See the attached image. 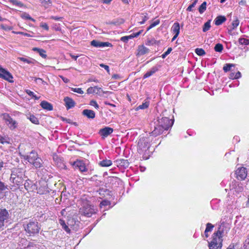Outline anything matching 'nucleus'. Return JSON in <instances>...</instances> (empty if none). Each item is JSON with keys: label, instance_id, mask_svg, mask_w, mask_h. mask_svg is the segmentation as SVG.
Wrapping results in <instances>:
<instances>
[{"label": "nucleus", "instance_id": "412c9836", "mask_svg": "<svg viewBox=\"0 0 249 249\" xmlns=\"http://www.w3.org/2000/svg\"><path fill=\"white\" fill-rule=\"evenodd\" d=\"M41 107L44 109L51 111L53 109V107L51 104L46 101H43L40 103Z\"/></svg>", "mask_w": 249, "mask_h": 249}, {"label": "nucleus", "instance_id": "423d86ee", "mask_svg": "<svg viewBox=\"0 0 249 249\" xmlns=\"http://www.w3.org/2000/svg\"><path fill=\"white\" fill-rule=\"evenodd\" d=\"M79 213L84 216L89 217L95 213V211L93 206L90 205L88 202H86L80 209Z\"/></svg>", "mask_w": 249, "mask_h": 249}, {"label": "nucleus", "instance_id": "20e7f679", "mask_svg": "<svg viewBox=\"0 0 249 249\" xmlns=\"http://www.w3.org/2000/svg\"><path fill=\"white\" fill-rule=\"evenodd\" d=\"M151 140L146 137L141 136L138 143V151L140 154L146 151L149 148Z\"/></svg>", "mask_w": 249, "mask_h": 249}, {"label": "nucleus", "instance_id": "7c9ffc66", "mask_svg": "<svg viewBox=\"0 0 249 249\" xmlns=\"http://www.w3.org/2000/svg\"><path fill=\"white\" fill-rule=\"evenodd\" d=\"M234 186H235L234 189L236 192H238V193L242 192L244 190L243 186L242 184H241L237 183L234 184Z\"/></svg>", "mask_w": 249, "mask_h": 249}, {"label": "nucleus", "instance_id": "f704fd0d", "mask_svg": "<svg viewBox=\"0 0 249 249\" xmlns=\"http://www.w3.org/2000/svg\"><path fill=\"white\" fill-rule=\"evenodd\" d=\"M211 27V20H209L206 23H204L203 27V31L206 32L208 31Z\"/></svg>", "mask_w": 249, "mask_h": 249}, {"label": "nucleus", "instance_id": "052dcab7", "mask_svg": "<svg viewBox=\"0 0 249 249\" xmlns=\"http://www.w3.org/2000/svg\"><path fill=\"white\" fill-rule=\"evenodd\" d=\"M120 40L123 41L124 42L126 43L127 42L129 39H128V37H127L126 36H124L122 37Z\"/></svg>", "mask_w": 249, "mask_h": 249}, {"label": "nucleus", "instance_id": "c03bdc74", "mask_svg": "<svg viewBox=\"0 0 249 249\" xmlns=\"http://www.w3.org/2000/svg\"><path fill=\"white\" fill-rule=\"evenodd\" d=\"M6 189H7V185H5L4 182L0 180V193Z\"/></svg>", "mask_w": 249, "mask_h": 249}, {"label": "nucleus", "instance_id": "473e14b6", "mask_svg": "<svg viewBox=\"0 0 249 249\" xmlns=\"http://www.w3.org/2000/svg\"><path fill=\"white\" fill-rule=\"evenodd\" d=\"M235 65L233 64H226L223 67V71L225 72H228L231 70L232 67H234Z\"/></svg>", "mask_w": 249, "mask_h": 249}, {"label": "nucleus", "instance_id": "de8ad7c7", "mask_svg": "<svg viewBox=\"0 0 249 249\" xmlns=\"http://www.w3.org/2000/svg\"><path fill=\"white\" fill-rule=\"evenodd\" d=\"M32 79H34V80L36 83H41L44 85L47 84V83L40 78L32 77Z\"/></svg>", "mask_w": 249, "mask_h": 249}, {"label": "nucleus", "instance_id": "72a5a7b5", "mask_svg": "<svg viewBox=\"0 0 249 249\" xmlns=\"http://www.w3.org/2000/svg\"><path fill=\"white\" fill-rule=\"evenodd\" d=\"M9 1L12 3L13 5L19 6V7H25V5L21 2L17 0H9Z\"/></svg>", "mask_w": 249, "mask_h": 249}, {"label": "nucleus", "instance_id": "bb28decb", "mask_svg": "<svg viewBox=\"0 0 249 249\" xmlns=\"http://www.w3.org/2000/svg\"><path fill=\"white\" fill-rule=\"evenodd\" d=\"M33 50L37 52L42 58H45L47 57L46 51L43 49H39L38 48H33Z\"/></svg>", "mask_w": 249, "mask_h": 249}, {"label": "nucleus", "instance_id": "4c0bfd02", "mask_svg": "<svg viewBox=\"0 0 249 249\" xmlns=\"http://www.w3.org/2000/svg\"><path fill=\"white\" fill-rule=\"evenodd\" d=\"M214 49L215 51L220 53L223 49V46L222 44L220 43H217L215 45Z\"/></svg>", "mask_w": 249, "mask_h": 249}, {"label": "nucleus", "instance_id": "e433bc0d", "mask_svg": "<svg viewBox=\"0 0 249 249\" xmlns=\"http://www.w3.org/2000/svg\"><path fill=\"white\" fill-rule=\"evenodd\" d=\"M39 1L46 8L49 7L52 3L51 0H39Z\"/></svg>", "mask_w": 249, "mask_h": 249}, {"label": "nucleus", "instance_id": "6ab92c4d", "mask_svg": "<svg viewBox=\"0 0 249 249\" xmlns=\"http://www.w3.org/2000/svg\"><path fill=\"white\" fill-rule=\"evenodd\" d=\"M137 56H141L149 53V50L143 45L139 46L137 50Z\"/></svg>", "mask_w": 249, "mask_h": 249}, {"label": "nucleus", "instance_id": "6e6d98bb", "mask_svg": "<svg viewBox=\"0 0 249 249\" xmlns=\"http://www.w3.org/2000/svg\"><path fill=\"white\" fill-rule=\"evenodd\" d=\"M61 225L62 226L64 230L67 231V232H70V229L69 228V227L65 224L64 222H63V224L61 223Z\"/></svg>", "mask_w": 249, "mask_h": 249}, {"label": "nucleus", "instance_id": "bf43d9fd", "mask_svg": "<svg viewBox=\"0 0 249 249\" xmlns=\"http://www.w3.org/2000/svg\"><path fill=\"white\" fill-rule=\"evenodd\" d=\"M53 160L57 163H59L61 161V159L59 158L56 155H54L53 156Z\"/></svg>", "mask_w": 249, "mask_h": 249}, {"label": "nucleus", "instance_id": "4468645a", "mask_svg": "<svg viewBox=\"0 0 249 249\" xmlns=\"http://www.w3.org/2000/svg\"><path fill=\"white\" fill-rule=\"evenodd\" d=\"M87 91L88 94L95 93L99 95L100 94L101 92H102L103 93H110V92L109 91H103L100 88H99L97 86H95L94 87H90L88 89Z\"/></svg>", "mask_w": 249, "mask_h": 249}, {"label": "nucleus", "instance_id": "a211bd4d", "mask_svg": "<svg viewBox=\"0 0 249 249\" xmlns=\"http://www.w3.org/2000/svg\"><path fill=\"white\" fill-rule=\"evenodd\" d=\"M116 164L117 166L122 167L126 168L128 167L129 162L127 160L119 159L115 161Z\"/></svg>", "mask_w": 249, "mask_h": 249}, {"label": "nucleus", "instance_id": "1a4fd4ad", "mask_svg": "<svg viewBox=\"0 0 249 249\" xmlns=\"http://www.w3.org/2000/svg\"><path fill=\"white\" fill-rule=\"evenodd\" d=\"M157 122H158V124L163 125L165 129H168L173 125L174 120L169 119L167 117H162L160 119H158Z\"/></svg>", "mask_w": 249, "mask_h": 249}, {"label": "nucleus", "instance_id": "5fc2aeb1", "mask_svg": "<svg viewBox=\"0 0 249 249\" xmlns=\"http://www.w3.org/2000/svg\"><path fill=\"white\" fill-rule=\"evenodd\" d=\"M109 204H110V202L109 201L106 200L102 201L100 204L101 207H102V206H107Z\"/></svg>", "mask_w": 249, "mask_h": 249}, {"label": "nucleus", "instance_id": "c9c22d12", "mask_svg": "<svg viewBox=\"0 0 249 249\" xmlns=\"http://www.w3.org/2000/svg\"><path fill=\"white\" fill-rule=\"evenodd\" d=\"M207 3L206 1H204L198 8L199 12L200 14H202L206 9Z\"/></svg>", "mask_w": 249, "mask_h": 249}, {"label": "nucleus", "instance_id": "39448f33", "mask_svg": "<svg viewBox=\"0 0 249 249\" xmlns=\"http://www.w3.org/2000/svg\"><path fill=\"white\" fill-rule=\"evenodd\" d=\"M11 215L9 211L5 208L0 209V229L3 230L5 224L10 222Z\"/></svg>", "mask_w": 249, "mask_h": 249}, {"label": "nucleus", "instance_id": "338daca9", "mask_svg": "<svg viewBox=\"0 0 249 249\" xmlns=\"http://www.w3.org/2000/svg\"><path fill=\"white\" fill-rule=\"evenodd\" d=\"M60 77L61 78V79H62V80L65 82V83H68L69 80L68 79L62 76H61Z\"/></svg>", "mask_w": 249, "mask_h": 249}, {"label": "nucleus", "instance_id": "393cba45", "mask_svg": "<svg viewBox=\"0 0 249 249\" xmlns=\"http://www.w3.org/2000/svg\"><path fill=\"white\" fill-rule=\"evenodd\" d=\"M18 59L25 63H27L29 64H34L36 61L32 58H24V57H18Z\"/></svg>", "mask_w": 249, "mask_h": 249}, {"label": "nucleus", "instance_id": "680f3d73", "mask_svg": "<svg viewBox=\"0 0 249 249\" xmlns=\"http://www.w3.org/2000/svg\"><path fill=\"white\" fill-rule=\"evenodd\" d=\"M241 76V72L239 71H238L237 72H236L235 74V76L234 77L235 79H238L239 78H240Z\"/></svg>", "mask_w": 249, "mask_h": 249}, {"label": "nucleus", "instance_id": "8fccbe9b", "mask_svg": "<svg viewBox=\"0 0 249 249\" xmlns=\"http://www.w3.org/2000/svg\"><path fill=\"white\" fill-rule=\"evenodd\" d=\"M71 90L73 92H77L79 94H83L84 91L82 90L81 88H73L71 89Z\"/></svg>", "mask_w": 249, "mask_h": 249}, {"label": "nucleus", "instance_id": "13d9d810", "mask_svg": "<svg viewBox=\"0 0 249 249\" xmlns=\"http://www.w3.org/2000/svg\"><path fill=\"white\" fill-rule=\"evenodd\" d=\"M100 66L102 68H104L108 72L109 71V68L107 65H105L104 64H100Z\"/></svg>", "mask_w": 249, "mask_h": 249}, {"label": "nucleus", "instance_id": "0e129e2a", "mask_svg": "<svg viewBox=\"0 0 249 249\" xmlns=\"http://www.w3.org/2000/svg\"><path fill=\"white\" fill-rule=\"evenodd\" d=\"M156 40H154V39H152L151 40H149L147 42V43H146L147 45H153L154 44V43H156Z\"/></svg>", "mask_w": 249, "mask_h": 249}, {"label": "nucleus", "instance_id": "09e8293b", "mask_svg": "<svg viewBox=\"0 0 249 249\" xmlns=\"http://www.w3.org/2000/svg\"><path fill=\"white\" fill-rule=\"evenodd\" d=\"M172 50V48H171V47L168 48L167 50L162 54V55H161L162 58H165L166 57V56L168 55L171 53Z\"/></svg>", "mask_w": 249, "mask_h": 249}, {"label": "nucleus", "instance_id": "b1692460", "mask_svg": "<svg viewBox=\"0 0 249 249\" xmlns=\"http://www.w3.org/2000/svg\"><path fill=\"white\" fill-rule=\"evenodd\" d=\"M172 30L175 34L179 35L180 31V26L178 22H175L172 27Z\"/></svg>", "mask_w": 249, "mask_h": 249}, {"label": "nucleus", "instance_id": "79ce46f5", "mask_svg": "<svg viewBox=\"0 0 249 249\" xmlns=\"http://www.w3.org/2000/svg\"><path fill=\"white\" fill-rule=\"evenodd\" d=\"M26 92L27 94H28L29 96H32L35 100H38L39 99V97H37L33 91L28 89L26 90Z\"/></svg>", "mask_w": 249, "mask_h": 249}, {"label": "nucleus", "instance_id": "a878e982", "mask_svg": "<svg viewBox=\"0 0 249 249\" xmlns=\"http://www.w3.org/2000/svg\"><path fill=\"white\" fill-rule=\"evenodd\" d=\"M157 71L158 68L156 67L152 68L149 71H147L146 73L143 75V78H146L150 77L152 74L155 73Z\"/></svg>", "mask_w": 249, "mask_h": 249}, {"label": "nucleus", "instance_id": "9d476101", "mask_svg": "<svg viewBox=\"0 0 249 249\" xmlns=\"http://www.w3.org/2000/svg\"><path fill=\"white\" fill-rule=\"evenodd\" d=\"M0 78H1L9 82H13L12 79L13 78L12 74L5 69L2 68L0 66Z\"/></svg>", "mask_w": 249, "mask_h": 249}, {"label": "nucleus", "instance_id": "2f4dec72", "mask_svg": "<svg viewBox=\"0 0 249 249\" xmlns=\"http://www.w3.org/2000/svg\"><path fill=\"white\" fill-rule=\"evenodd\" d=\"M20 17L21 18H22L23 19L31 20V21H32L33 22H35V21H36L35 19L31 18L28 14H27L25 12L23 13L20 15Z\"/></svg>", "mask_w": 249, "mask_h": 249}, {"label": "nucleus", "instance_id": "e2e57ef3", "mask_svg": "<svg viewBox=\"0 0 249 249\" xmlns=\"http://www.w3.org/2000/svg\"><path fill=\"white\" fill-rule=\"evenodd\" d=\"M249 245V235H248L247 239L245 240L244 246L246 247V248L248 247V246Z\"/></svg>", "mask_w": 249, "mask_h": 249}, {"label": "nucleus", "instance_id": "a19ab883", "mask_svg": "<svg viewBox=\"0 0 249 249\" xmlns=\"http://www.w3.org/2000/svg\"><path fill=\"white\" fill-rule=\"evenodd\" d=\"M239 42L241 44L249 45V40L244 38H239Z\"/></svg>", "mask_w": 249, "mask_h": 249}, {"label": "nucleus", "instance_id": "69168bd1", "mask_svg": "<svg viewBox=\"0 0 249 249\" xmlns=\"http://www.w3.org/2000/svg\"><path fill=\"white\" fill-rule=\"evenodd\" d=\"M51 18L53 19H54L55 20H60L62 18L58 17H56V16H52L51 17Z\"/></svg>", "mask_w": 249, "mask_h": 249}, {"label": "nucleus", "instance_id": "f257e3e1", "mask_svg": "<svg viewBox=\"0 0 249 249\" xmlns=\"http://www.w3.org/2000/svg\"><path fill=\"white\" fill-rule=\"evenodd\" d=\"M25 171L23 168H14L12 171L10 180L17 186H20L25 178Z\"/></svg>", "mask_w": 249, "mask_h": 249}, {"label": "nucleus", "instance_id": "9b49d317", "mask_svg": "<svg viewBox=\"0 0 249 249\" xmlns=\"http://www.w3.org/2000/svg\"><path fill=\"white\" fill-rule=\"evenodd\" d=\"M90 44L96 48H103L112 47V45L108 42H101L96 40H93L90 42Z\"/></svg>", "mask_w": 249, "mask_h": 249}, {"label": "nucleus", "instance_id": "cd10ccee", "mask_svg": "<svg viewBox=\"0 0 249 249\" xmlns=\"http://www.w3.org/2000/svg\"><path fill=\"white\" fill-rule=\"evenodd\" d=\"M27 118L33 124H39V121L38 119L34 115L29 114V116L27 115Z\"/></svg>", "mask_w": 249, "mask_h": 249}, {"label": "nucleus", "instance_id": "2eb2a0df", "mask_svg": "<svg viewBox=\"0 0 249 249\" xmlns=\"http://www.w3.org/2000/svg\"><path fill=\"white\" fill-rule=\"evenodd\" d=\"M237 175V178L238 179L244 180L247 176V172L246 169L244 167H242L238 169L236 173Z\"/></svg>", "mask_w": 249, "mask_h": 249}, {"label": "nucleus", "instance_id": "ddd939ff", "mask_svg": "<svg viewBox=\"0 0 249 249\" xmlns=\"http://www.w3.org/2000/svg\"><path fill=\"white\" fill-rule=\"evenodd\" d=\"M113 131V128L109 127H105L99 130V134L103 138H105L111 134Z\"/></svg>", "mask_w": 249, "mask_h": 249}, {"label": "nucleus", "instance_id": "4d7b16f0", "mask_svg": "<svg viewBox=\"0 0 249 249\" xmlns=\"http://www.w3.org/2000/svg\"><path fill=\"white\" fill-rule=\"evenodd\" d=\"M40 27L43 28L46 30H49V26H48L47 24L46 23H41L40 25Z\"/></svg>", "mask_w": 249, "mask_h": 249}, {"label": "nucleus", "instance_id": "3c124183", "mask_svg": "<svg viewBox=\"0 0 249 249\" xmlns=\"http://www.w3.org/2000/svg\"><path fill=\"white\" fill-rule=\"evenodd\" d=\"M160 22L159 20H156L154 22H153L148 28L147 30L148 31L154 27L157 26L159 24Z\"/></svg>", "mask_w": 249, "mask_h": 249}, {"label": "nucleus", "instance_id": "58836bf2", "mask_svg": "<svg viewBox=\"0 0 249 249\" xmlns=\"http://www.w3.org/2000/svg\"><path fill=\"white\" fill-rule=\"evenodd\" d=\"M195 53L199 56L204 55L205 54V51L201 48H196L195 50Z\"/></svg>", "mask_w": 249, "mask_h": 249}, {"label": "nucleus", "instance_id": "dca6fc26", "mask_svg": "<svg viewBox=\"0 0 249 249\" xmlns=\"http://www.w3.org/2000/svg\"><path fill=\"white\" fill-rule=\"evenodd\" d=\"M73 166L78 169L81 172H84L87 171L85 164L82 161L77 160L73 163Z\"/></svg>", "mask_w": 249, "mask_h": 249}, {"label": "nucleus", "instance_id": "7ed1b4c3", "mask_svg": "<svg viewBox=\"0 0 249 249\" xmlns=\"http://www.w3.org/2000/svg\"><path fill=\"white\" fill-rule=\"evenodd\" d=\"M24 228L26 232L30 236L38 233L40 229L38 223L36 221H30L26 225H24Z\"/></svg>", "mask_w": 249, "mask_h": 249}, {"label": "nucleus", "instance_id": "f8f14e48", "mask_svg": "<svg viewBox=\"0 0 249 249\" xmlns=\"http://www.w3.org/2000/svg\"><path fill=\"white\" fill-rule=\"evenodd\" d=\"M167 130L165 129L163 125H161L160 124H158V122L155 126L154 130L151 132V134L153 136L156 137L161 134H162L164 130Z\"/></svg>", "mask_w": 249, "mask_h": 249}, {"label": "nucleus", "instance_id": "5701e85b", "mask_svg": "<svg viewBox=\"0 0 249 249\" xmlns=\"http://www.w3.org/2000/svg\"><path fill=\"white\" fill-rule=\"evenodd\" d=\"M225 228L226 227L225 226V225L221 224L218 228V230H217V231L214 232V233H215V235L219 236L222 238L224 233Z\"/></svg>", "mask_w": 249, "mask_h": 249}, {"label": "nucleus", "instance_id": "c756f323", "mask_svg": "<svg viewBox=\"0 0 249 249\" xmlns=\"http://www.w3.org/2000/svg\"><path fill=\"white\" fill-rule=\"evenodd\" d=\"M149 105V102L145 101L144 103H143L142 105H139L136 109V110H138L139 109H144L147 108Z\"/></svg>", "mask_w": 249, "mask_h": 249}, {"label": "nucleus", "instance_id": "f3484780", "mask_svg": "<svg viewBox=\"0 0 249 249\" xmlns=\"http://www.w3.org/2000/svg\"><path fill=\"white\" fill-rule=\"evenodd\" d=\"M64 101L65 102V106L67 109H70L75 106V102L70 97H66L64 98Z\"/></svg>", "mask_w": 249, "mask_h": 249}, {"label": "nucleus", "instance_id": "49530a36", "mask_svg": "<svg viewBox=\"0 0 249 249\" xmlns=\"http://www.w3.org/2000/svg\"><path fill=\"white\" fill-rule=\"evenodd\" d=\"M197 1L198 0H194V2L188 7L187 10L188 11H192V8L195 6Z\"/></svg>", "mask_w": 249, "mask_h": 249}, {"label": "nucleus", "instance_id": "4be33fe9", "mask_svg": "<svg viewBox=\"0 0 249 249\" xmlns=\"http://www.w3.org/2000/svg\"><path fill=\"white\" fill-rule=\"evenodd\" d=\"M226 20V18L225 16H218L214 19V23L216 25H220Z\"/></svg>", "mask_w": 249, "mask_h": 249}, {"label": "nucleus", "instance_id": "774afa93", "mask_svg": "<svg viewBox=\"0 0 249 249\" xmlns=\"http://www.w3.org/2000/svg\"><path fill=\"white\" fill-rule=\"evenodd\" d=\"M24 187L26 190H28V187H29V183L27 180H26V182L24 183Z\"/></svg>", "mask_w": 249, "mask_h": 249}, {"label": "nucleus", "instance_id": "864d4df0", "mask_svg": "<svg viewBox=\"0 0 249 249\" xmlns=\"http://www.w3.org/2000/svg\"><path fill=\"white\" fill-rule=\"evenodd\" d=\"M89 105L94 106L96 109H98L99 107V105L97 104V102L94 100L90 101Z\"/></svg>", "mask_w": 249, "mask_h": 249}, {"label": "nucleus", "instance_id": "c85d7f7f", "mask_svg": "<svg viewBox=\"0 0 249 249\" xmlns=\"http://www.w3.org/2000/svg\"><path fill=\"white\" fill-rule=\"evenodd\" d=\"M112 164V161L109 160H104L100 161L99 165L102 167H108Z\"/></svg>", "mask_w": 249, "mask_h": 249}, {"label": "nucleus", "instance_id": "603ef678", "mask_svg": "<svg viewBox=\"0 0 249 249\" xmlns=\"http://www.w3.org/2000/svg\"><path fill=\"white\" fill-rule=\"evenodd\" d=\"M239 23V21L237 19L234 20L232 23V29H234L235 28H236L238 26Z\"/></svg>", "mask_w": 249, "mask_h": 249}, {"label": "nucleus", "instance_id": "aec40b11", "mask_svg": "<svg viewBox=\"0 0 249 249\" xmlns=\"http://www.w3.org/2000/svg\"><path fill=\"white\" fill-rule=\"evenodd\" d=\"M82 114L86 116L89 119H92L95 117V113L93 110L87 109H84L82 111Z\"/></svg>", "mask_w": 249, "mask_h": 249}, {"label": "nucleus", "instance_id": "0eeeda50", "mask_svg": "<svg viewBox=\"0 0 249 249\" xmlns=\"http://www.w3.org/2000/svg\"><path fill=\"white\" fill-rule=\"evenodd\" d=\"M223 240L219 236H216L215 233L213 234V239L209 242L210 249H221L222 246Z\"/></svg>", "mask_w": 249, "mask_h": 249}, {"label": "nucleus", "instance_id": "37998d69", "mask_svg": "<svg viewBox=\"0 0 249 249\" xmlns=\"http://www.w3.org/2000/svg\"><path fill=\"white\" fill-rule=\"evenodd\" d=\"M213 228V226L210 223H208L207 224H206V229H205V232H208L209 231H212Z\"/></svg>", "mask_w": 249, "mask_h": 249}, {"label": "nucleus", "instance_id": "6e6552de", "mask_svg": "<svg viewBox=\"0 0 249 249\" xmlns=\"http://www.w3.org/2000/svg\"><path fill=\"white\" fill-rule=\"evenodd\" d=\"M1 116H2V119L6 123L10 129L13 130L17 128L18 126V123L16 121L13 120L9 114L3 113Z\"/></svg>", "mask_w": 249, "mask_h": 249}, {"label": "nucleus", "instance_id": "f03ea898", "mask_svg": "<svg viewBox=\"0 0 249 249\" xmlns=\"http://www.w3.org/2000/svg\"><path fill=\"white\" fill-rule=\"evenodd\" d=\"M23 157L36 168H39L43 166L42 160L38 156L37 153L34 150L30 152L27 155L23 156Z\"/></svg>", "mask_w": 249, "mask_h": 249}, {"label": "nucleus", "instance_id": "ea45409f", "mask_svg": "<svg viewBox=\"0 0 249 249\" xmlns=\"http://www.w3.org/2000/svg\"><path fill=\"white\" fill-rule=\"evenodd\" d=\"M140 18L142 19V21H139L140 24H143L149 18L147 14H146L145 15L141 16Z\"/></svg>", "mask_w": 249, "mask_h": 249}, {"label": "nucleus", "instance_id": "a18cd8bd", "mask_svg": "<svg viewBox=\"0 0 249 249\" xmlns=\"http://www.w3.org/2000/svg\"><path fill=\"white\" fill-rule=\"evenodd\" d=\"M0 143L2 144L4 143H8V140L7 137H3L2 136L0 135Z\"/></svg>", "mask_w": 249, "mask_h": 249}]
</instances>
